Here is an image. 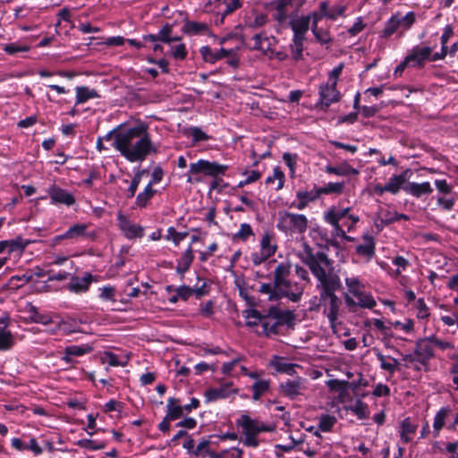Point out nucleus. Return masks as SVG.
Masks as SVG:
<instances>
[{
  "label": "nucleus",
  "instance_id": "20",
  "mask_svg": "<svg viewBox=\"0 0 458 458\" xmlns=\"http://www.w3.org/2000/svg\"><path fill=\"white\" fill-rule=\"evenodd\" d=\"M431 48L428 47H414L406 56V62L410 63V66H422L424 62L430 58Z\"/></svg>",
  "mask_w": 458,
  "mask_h": 458
},
{
  "label": "nucleus",
  "instance_id": "52",
  "mask_svg": "<svg viewBox=\"0 0 458 458\" xmlns=\"http://www.w3.org/2000/svg\"><path fill=\"white\" fill-rule=\"evenodd\" d=\"M336 423V418L329 414H323L318 420V429L322 432H330Z\"/></svg>",
  "mask_w": 458,
  "mask_h": 458
},
{
  "label": "nucleus",
  "instance_id": "55",
  "mask_svg": "<svg viewBox=\"0 0 458 458\" xmlns=\"http://www.w3.org/2000/svg\"><path fill=\"white\" fill-rule=\"evenodd\" d=\"M276 180L278 182H277V186H276V190L282 189L284 187V172L281 170V168L279 166H276L273 169V175L272 176H268L266 179V183L267 184L273 183Z\"/></svg>",
  "mask_w": 458,
  "mask_h": 458
},
{
  "label": "nucleus",
  "instance_id": "36",
  "mask_svg": "<svg viewBox=\"0 0 458 458\" xmlns=\"http://www.w3.org/2000/svg\"><path fill=\"white\" fill-rule=\"evenodd\" d=\"M326 172L327 174H335V175H339V176H346L349 174L356 175L359 174L357 169L352 167L347 163H344L339 166L328 165L326 167Z\"/></svg>",
  "mask_w": 458,
  "mask_h": 458
},
{
  "label": "nucleus",
  "instance_id": "49",
  "mask_svg": "<svg viewBox=\"0 0 458 458\" xmlns=\"http://www.w3.org/2000/svg\"><path fill=\"white\" fill-rule=\"evenodd\" d=\"M156 191L152 188V182H149L142 192H140L136 198V203L139 207H146L148 200L154 196Z\"/></svg>",
  "mask_w": 458,
  "mask_h": 458
},
{
  "label": "nucleus",
  "instance_id": "53",
  "mask_svg": "<svg viewBox=\"0 0 458 458\" xmlns=\"http://www.w3.org/2000/svg\"><path fill=\"white\" fill-rule=\"evenodd\" d=\"M398 22H399L398 21V15L397 14L393 15L386 22L385 28L382 30V37L388 38L389 36H391L392 34L396 32L397 30L399 29Z\"/></svg>",
  "mask_w": 458,
  "mask_h": 458
},
{
  "label": "nucleus",
  "instance_id": "43",
  "mask_svg": "<svg viewBox=\"0 0 458 458\" xmlns=\"http://www.w3.org/2000/svg\"><path fill=\"white\" fill-rule=\"evenodd\" d=\"M170 47V55L176 60L182 61L186 58L188 55V51L184 43L179 41H174Z\"/></svg>",
  "mask_w": 458,
  "mask_h": 458
},
{
  "label": "nucleus",
  "instance_id": "7",
  "mask_svg": "<svg viewBox=\"0 0 458 458\" xmlns=\"http://www.w3.org/2000/svg\"><path fill=\"white\" fill-rule=\"evenodd\" d=\"M259 246V251H255L250 255V259L255 266L260 265L276 253L277 244L275 234L271 232H265L261 236Z\"/></svg>",
  "mask_w": 458,
  "mask_h": 458
},
{
  "label": "nucleus",
  "instance_id": "1",
  "mask_svg": "<svg viewBox=\"0 0 458 458\" xmlns=\"http://www.w3.org/2000/svg\"><path fill=\"white\" fill-rule=\"evenodd\" d=\"M300 258L317 280L318 303L316 309H322L331 328L335 329L339 324L343 302L335 294L340 287V278L335 272L334 261L324 251L313 253L312 248L307 243L303 244V252L300 254Z\"/></svg>",
  "mask_w": 458,
  "mask_h": 458
},
{
  "label": "nucleus",
  "instance_id": "23",
  "mask_svg": "<svg viewBox=\"0 0 458 458\" xmlns=\"http://www.w3.org/2000/svg\"><path fill=\"white\" fill-rule=\"evenodd\" d=\"M92 351L93 348L89 344L69 345L64 348V355L62 357V360L71 364L73 362V357H80L90 353Z\"/></svg>",
  "mask_w": 458,
  "mask_h": 458
},
{
  "label": "nucleus",
  "instance_id": "56",
  "mask_svg": "<svg viewBox=\"0 0 458 458\" xmlns=\"http://www.w3.org/2000/svg\"><path fill=\"white\" fill-rule=\"evenodd\" d=\"M187 232H177L174 227L171 226L167 229L165 239L167 241H172L177 246L182 240L187 237Z\"/></svg>",
  "mask_w": 458,
  "mask_h": 458
},
{
  "label": "nucleus",
  "instance_id": "34",
  "mask_svg": "<svg viewBox=\"0 0 458 458\" xmlns=\"http://www.w3.org/2000/svg\"><path fill=\"white\" fill-rule=\"evenodd\" d=\"M243 451L237 447L225 449L221 452L207 450V455L209 458H242Z\"/></svg>",
  "mask_w": 458,
  "mask_h": 458
},
{
  "label": "nucleus",
  "instance_id": "24",
  "mask_svg": "<svg viewBox=\"0 0 458 458\" xmlns=\"http://www.w3.org/2000/svg\"><path fill=\"white\" fill-rule=\"evenodd\" d=\"M270 365L277 372L284 373L290 376H293L296 373V368H301L299 364L291 363L287 360V359L279 356H274L270 360Z\"/></svg>",
  "mask_w": 458,
  "mask_h": 458
},
{
  "label": "nucleus",
  "instance_id": "18",
  "mask_svg": "<svg viewBox=\"0 0 458 458\" xmlns=\"http://www.w3.org/2000/svg\"><path fill=\"white\" fill-rule=\"evenodd\" d=\"M48 194L53 204H64L69 207L75 203V198L72 193L55 185L49 188Z\"/></svg>",
  "mask_w": 458,
  "mask_h": 458
},
{
  "label": "nucleus",
  "instance_id": "60",
  "mask_svg": "<svg viewBox=\"0 0 458 458\" xmlns=\"http://www.w3.org/2000/svg\"><path fill=\"white\" fill-rule=\"evenodd\" d=\"M244 317L246 318V325L248 327L261 326L262 316L259 311L255 310H249Z\"/></svg>",
  "mask_w": 458,
  "mask_h": 458
},
{
  "label": "nucleus",
  "instance_id": "30",
  "mask_svg": "<svg viewBox=\"0 0 458 458\" xmlns=\"http://www.w3.org/2000/svg\"><path fill=\"white\" fill-rule=\"evenodd\" d=\"M193 250L191 245H190L186 250L182 253L181 258L177 260L176 271L180 274H184L189 270L193 261Z\"/></svg>",
  "mask_w": 458,
  "mask_h": 458
},
{
  "label": "nucleus",
  "instance_id": "57",
  "mask_svg": "<svg viewBox=\"0 0 458 458\" xmlns=\"http://www.w3.org/2000/svg\"><path fill=\"white\" fill-rule=\"evenodd\" d=\"M344 187V182H329L326 186L319 188V192L320 195L332 193L340 194L343 192Z\"/></svg>",
  "mask_w": 458,
  "mask_h": 458
},
{
  "label": "nucleus",
  "instance_id": "39",
  "mask_svg": "<svg viewBox=\"0 0 458 458\" xmlns=\"http://www.w3.org/2000/svg\"><path fill=\"white\" fill-rule=\"evenodd\" d=\"M376 355L380 362V368L382 369L386 370L391 374H393L397 369L399 365L398 360L393 357H388V361L387 358L385 355H383L380 352H377Z\"/></svg>",
  "mask_w": 458,
  "mask_h": 458
},
{
  "label": "nucleus",
  "instance_id": "28",
  "mask_svg": "<svg viewBox=\"0 0 458 458\" xmlns=\"http://www.w3.org/2000/svg\"><path fill=\"white\" fill-rule=\"evenodd\" d=\"M417 428L418 426L411 421V418H405L400 428V437L402 441L405 444L411 442Z\"/></svg>",
  "mask_w": 458,
  "mask_h": 458
},
{
  "label": "nucleus",
  "instance_id": "27",
  "mask_svg": "<svg viewBox=\"0 0 458 458\" xmlns=\"http://www.w3.org/2000/svg\"><path fill=\"white\" fill-rule=\"evenodd\" d=\"M291 273V265L288 262H282L277 265L274 271V283L276 286L287 285V279Z\"/></svg>",
  "mask_w": 458,
  "mask_h": 458
},
{
  "label": "nucleus",
  "instance_id": "15",
  "mask_svg": "<svg viewBox=\"0 0 458 458\" xmlns=\"http://www.w3.org/2000/svg\"><path fill=\"white\" fill-rule=\"evenodd\" d=\"M341 98L340 92L336 86L327 82L319 87L320 104L327 108L331 104L338 102Z\"/></svg>",
  "mask_w": 458,
  "mask_h": 458
},
{
  "label": "nucleus",
  "instance_id": "14",
  "mask_svg": "<svg viewBox=\"0 0 458 458\" xmlns=\"http://www.w3.org/2000/svg\"><path fill=\"white\" fill-rule=\"evenodd\" d=\"M237 394V389L233 387L232 383H226L219 386L218 387L209 388L204 393V397L207 403L216 402L220 399H225L232 394Z\"/></svg>",
  "mask_w": 458,
  "mask_h": 458
},
{
  "label": "nucleus",
  "instance_id": "12",
  "mask_svg": "<svg viewBox=\"0 0 458 458\" xmlns=\"http://www.w3.org/2000/svg\"><path fill=\"white\" fill-rule=\"evenodd\" d=\"M432 336L417 341L414 353L421 365H428L429 360L434 356Z\"/></svg>",
  "mask_w": 458,
  "mask_h": 458
},
{
  "label": "nucleus",
  "instance_id": "40",
  "mask_svg": "<svg viewBox=\"0 0 458 458\" xmlns=\"http://www.w3.org/2000/svg\"><path fill=\"white\" fill-rule=\"evenodd\" d=\"M280 324L281 323L279 321H275L274 319L261 317V330H258V333L267 336L272 334H276Z\"/></svg>",
  "mask_w": 458,
  "mask_h": 458
},
{
  "label": "nucleus",
  "instance_id": "37",
  "mask_svg": "<svg viewBox=\"0 0 458 458\" xmlns=\"http://www.w3.org/2000/svg\"><path fill=\"white\" fill-rule=\"evenodd\" d=\"M346 4H336L329 7L328 2H327V19L331 21H336L340 17L344 18L346 16Z\"/></svg>",
  "mask_w": 458,
  "mask_h": 458
},
{
  "label": "nucleus",
  "instance_id": "5",
  "mask_svg": "<svg viewBox=\"0 0 458 458\" xmlns=\"http://www.w3.org/2000/svg\"><path fill=\"white\" fill-rule=\"evenodd\" d=\"M116 149L130 161H142L150 152H156L148 134H144L134 145H120L116 140Z\"/></svg>",
  "mask_w": 458,
  "mask_h": 458
},
{
  "label": "nucleus",
  "instance_id": "54",
  "mask_svg": "<svg viewBox=\"0 0 458 458\" xmlns=\"http://www.w3.org/2000/svg\"><path fill=\"white\" fill-rule=\"evenodd\" d=\"M340 209H347V214L342 219L344 220L342 226H345L347 228V232H351L360 221V217L350 213L351 208H340Z\"/></svg>",
  "mask_w": 458,
  "mask_h": 458
},
{
  "label": "nucleus",
  "instance_id": "44",
  "mask_svg": "<svg viewBox=\"0 0 458 458\" xmlns=\"http://www.w3.org/2000/svg\"><path fill=\"white\" fill-rule=\"evenodd\" d=\"M306 38H301L297 37H293L292 43L290 45V50L293 58L295 61L301 60L303 58L302 52H303V44Z\"/></svg>",
  "mask_w": 458,
  "mask_h": 458
},
{
  "label": "nucleus",
  "instance_id": "22",
  "mask_svg": "<svg viewBox=\"0 0 458 458\" xmlns=\"http://www.w3.org/2000/svg\"><path fill=\"white\" fill-rule=\"evenodd\" d=\"M287 285L276 286L281 296H284L292 301H298L303 294V287L298 283H293L287 279Z\"/></svg>",
  "mask_w": 458,
  "mask_h": 458
},
{
  "label": "nucleus",
  "instance_id": "50",
  "mask_svg": "<svg viewBox=\"0 0 458 458\" xmlns=\"http://www.w3.org/2000/svg\"><path fill=\"white\" fill-rule=\"evenodd\" d=\"M267 17L261 13H253L245 21L246 26L250 28H259L267 23Z\"/></svg>",
  "mask_w": 458,
  "mask_h": 458
},
{
  "label": "nucleus",
  "instance_id": "10",
  "mask_svg": "<svg viewBox=\"0 0 458 458\" xmlns=\"http://www.w3.org/2000/svg\"><path fill=\"white\" fill-rule=\"evenodd\" d=\"M306 384L307 380L305 378L298 377L294 379H287L281 383L279 388L283 395L291 400H294L299 395L303 394V392L307 388Z\"/></svg>",
  "mask_w": 458,
  "mask_h": 458
},
{
  "label": "nucleus",
  "instance_id": "26",
  "mask_svg": "<svg viewBox=\"0 0 458 458\" xmlns=\"http://www.w3.org/2000/svg\"><path fill=\"white\" fill-rule=\"evenodd\" d=\"M403 190L406 193L415 197L420 198L423 195H429L432 193L433 189L428 182L418 183V182H409Z\"/></svg>",
  "mask_w": 458,
  "mask_h": 458
},
{
  "label": "nucleus",
  "instance_id": "4",
  "mask_svg": "<svg viewBox=\"0 0 458 458\" xmlns=\"http://www.w3.org/2000/svg\"><path fill=\"white\" fill-rule=\"evenodd\" d=\"M236 424L242 428V434L244 436L242 443L248 447H258L259 442L257 438V436L261 432L269 431L268 427H267L264 423L257 420H253L246 414L242 415L241 418L236 421Z\"/></svg>",
  "mask_w": 458,
  "mask_h": 458
},
{
  "label": "nucleus",
  "instance_id": "47",
  "mask_svg": "<svg viewBox=\"0 0 458 458\" xmlns=\"http://www.w3.org/2000/svg\"><path fill=\"white\" fill-rule=\"evenodd\" d=\"M270 381L267 379L257 380L251 389L253 392L252 399L258 401L268 389Z\"/></svg>",
  "mask_w": 458,
  "mask_h": 458
},
{
  "label": "nucleus",
  "instance_id": "58",
  "mask_svg": "<svg viewBox=\"0 0 458 458\" xmlns=\"http://www.w3.org/2000/svg\"><path fill=\"white\" fill-rule=\"evenodd\" d=\"M199 53L203 58V60L209 64H215L217 61V54L216 50H213L208 46L201 47L199 49Z\"/></svg>",
  "mask_w": 458,
  "mask_h": 458
},
{
  "label": "nucleus",
  "instance_id": "16",
  "mask_svg": "<svg viewBox=\"0 0 458 458\" xmlns=\"http://www.w3.org/2000/svg\"><path fill=\"white\" fill-rule=\"evenodd\" d=\"M293 0H277L273 13V18L280 28L285 29L289 25L287 7L292 5Z\"/></svg>",
  "mask_w": 458,
  "mask_h": 458
},
{
  "label": "nucleus",
  "instance_id": "38",
  "mask_svg": "<svg viewBox=\"0 0 458 458\" xmlns=\"http://www.w3.org/2000/svg\"><path fill=\"white\" fill-rule=\"evenodd\" d=\"M348 410L356 415L359 420H365L369 417V410L367 403L358 399L354 404L350 405Z\"/></svg>",
  "mask_w": 458,
  "mask_h": 458
},
{
  "label": "nucleus",
  "instance_id": "9",
  "mask_svg": "<svg viewBox=\"0 0 458 458\" xmlns=\"http://www.w3.org/2000/svg\"><path fill=\"white\" fill-rule=\"evenodd\" d=\"M347 214V209H340L339 207H331L324 213V221L333 227L332 234L342 238L345 237L346 231L344 229L340 221Z\"/></svg>",
  "mask_w": 458,
  "mask_h": 458
},
{
  "label": "nucleus",
  "instance_id": "13",
  "mask_svg": "<svg viewBox=\"0 0 458 458\" xmlns=\"http://www.w3.org/2000/svg\"><path fill=\"white\" fill-rule=\"evenodd\" d=\"M117 219H118V227L127 239L132 240L135 238L142 237L143 228L140 225H138L132 223L124 215H119Z\"/></svg>",
  "mask_w": 458,
  "mask_h": 458
},
{
  "label": "nucleus",
  "instance_id": "29",
  "mask_svg": "<svg viewBox=\"0 0 458 458\" xmlns=\"http://www.w3.org/2000/svg\"><path fill=\"white\" fill-rule=\"evenodd\" d=\"M451 413V408L449 406L442 407L435 415L433 428H434V437H437L439 435L440 430L444 428L445 424V420Z\"/></svg>",
  "mask_w": 458,
  "mask_h": 458
},
{
  "label": "nucleus",
  "instance_id": "21",
  "mask_svg": "<svg viewBox=\"0 0 458 458\" xmlns=\"http://www.w3.org/2000/svg\"><path fill=\"white\" fill-rule=\"evenodd\" d=\"M92 281L93 276L90 273H86L82 277L72 276L70 283L67 284V289L76 293H85L89 290Z\"/></svg>",
  "mask_w": 458,
  "mask_h": 458
},
{
  "label": "nucleus",
  "instance_id": "6",
  "mask_svg": "<svg viewBox=\"0 0 458 458\" xmlns=\"http://www.w3.org/2000/svg\"><path fill=\"white\" fill-rule=\"evenodd\" d=\"M147 126L140 122L125 123L116 126V140L120 145H129L131 140L147 134Z\"/></svg>",
  "mask_w": 458,
  "mask_h": 458
},
{
  "label": "nucleus",
  "instance_id": "62",
  "mask_svg": "<svg viewBox=\"0 0 458 458\" xmlns=\"http://www.w3.org/2000/svg\"><path fill=\"white\" fill-rule=\"evenodd\" d=\"M319 196V189H317L315 191H299L296 193V197L299 200H305L307 203L317 199Z\"/></svg>",
  "mask_w": 458,
  "mask_h": 458
},
{
  "label": "nucleus",
  "instance_id": "41",
  "mask_svg": "<svg viewBox=\"0 0 458 458\" xmlns=\"http://www.w3.org/2000/svg\"><path fill=\"white\" fill-rule=\"evenodd\" d=\"M6 241V250H8V253L15 251L22 252L25 248L32 242L30 240L24 241L21 236H17L15 239Z\"/></svg>",
  "mask_w": 458,
  "mask_h": 458
},
{
  "label": "nucleus",
  "instance_id": "11",
  "mask_svg": "<svg viewBox=\"0 0 458 458\" xmlns=\"http://www.w3.org/2000/svg\"><path fill=\"white\" fill-rule=\"evenodd\" d=\"M254 50L259 51L263 55L272 59L274 55V47L276 46V39L274 37H269L265 33L256 34L252 38Z\"/></svg>",
  "mask_w": 458,
  "mask_h": 458
},
{
  "label": "nucleus",
  "instance_id": "19",
  "mask_svg": "<svg viewBox=\"0 0 458 458\" xmlns=\"http://www.w3.org/2000/svg\"><path fill=\"white\" fill-rule=\"evenodd\" d=\"M293 32V37H299L306 38V33L310 28V19L306 15H295L291 16L289 20V25Z\"/></svg>",
  "mask_w": 458,
  "mask_h": 458
},
{
  "label": "nucleus",
  "instance_id": "3",
  "mask_svg": "<svg viewBox=\"0 0 458 458\" xmlns=\"http://www.w3.org/2000/svg\"><path fill=\"white\" fill-rule=\"evenodd\" d=\"M308 218L303 214L280 212L276 227L286 235L293 237L303 234L308 228Z\"/></svg>",
  "mask_w": 458,
  "mask_h": 458
},
{
  "label": "nucleus",
  "instance_id": "59",
  "mask_svg": "<svg viewBox=\"0 0 458 458\" xmlns=\"http://www.w3.org/2000/svg\"><path fill=\"white\" fill-rule=\"evenodd\" d=\"M398 26L403 30H408L415 22V13L409 12L403 17L398 16Z\"/></svg>",
  "mask_w": 458,
  "mask_h": 458
},
{
  "label": "nucleus",
  "instance_id": "64",
  "mask_svg": "<svg viewBox=\"0 0 458 458\" xmlns=\"http://www.w3.org/2000/svg\"><path fill=\"white\" fill-rule=\"evenodd\" d=\"M225 6L223 15L229 14L242 6V0H223L220 4Z\"/></svg>",
  "mask_w": 458,
  "mask_h": 458
},
{
  "label": "nucleus",
  "instance_id": "2",
  "mask_svg": "<svg viewBox=\"0 0 458 458\" xmlns=\"http://www.w3.org/2000/svg\"><path fill=\"white\" fill-rule=\"evenodd\" d=\"M346 292L344 301L350 312H356L358 309H373L377 301L372 294L365 290L363 282L355 276H347L344 278Z\"/></svg>",
  "mask_w": 458,
  "mask_h": 458
},
{
  "label": "nucleus",
  "instance_id": "63",
  "mask_svg": "<svg viewBox=\"0 0 458 458\" xmlns=\"http://www.w3.org/2000/svg\"><path fill=\"white\" fill-rule=\"evenodd\" d=\"M275 289H276L275 287V284L272 285L271 284H262L260 285L259 292L261 293L267 294L269 301H276L280 298V296L278 295Z\"/></svg>",
  "mask_w": 458,
  "mask_h": 458
},
{
  "label": "nucleus",
  "instance_id": "31",
  "mask_svg": "<svg viewBox=\"0 0 458 458\" xmlns=\"http://www.w3.org/2000/svg\"><path fill=\"white\" fill-rule=\"evenodd\" d=\"M26 310L30 314L29 319L31 322L43 325H48L52 322V318L50 316L39 313L38 308L31 303H28V305L26 306Z\"/></svg>",
  "mask_w": 458,
  "mask_h": 458
},
{
  "label": "nucleus",
  "instance_id": "51",
  "mask_svg": "<svg viewBox=\"0 0 458 458\" xmlns=\"http://www.w3.org/2000/svg\"><path fill=\"white\" fill-rule=\"evenodd\" d=\"M254 233L250 224H241L240 229L237 233L233 235V241L246 242L250 236H253Z\"/></svg>",
  "mask_w": 458,
  "mask_h": 458
},
{
  "label": "nucleus",
  "instance_id": "8",
  "mask_svg": "<svg viewBox=\"0 0 458 458\" xmlns=\"http://www.w3.org/2000/svg\"><path fill=\"white\" fill-rule=\"evenodd\" d=\"M228 166L216 162L199 159L196 163L190 164L191 174H203L208 176L216 177L225 174Z\"/></svg>",
  "mask_w": 458,
  "mask_h": 458
},
{
  "label": "nucleus",
  "instance_id": "45",
  "mask_svg": "<svg viewBox=\"0 0 458 458\" xmlns=\"http://www.w3.org/2000/svg\"><path fill=\"white\" fill-rule=\"evenodd\" d=\"M76 102L75 105L87 102L89 99L98 96L96 90L89 89L87 87H77L76 89Z\"/></svg>",
  "mask_w": 458,
  "mask_h": 458
},
{
  "label": "nucleus",
  "instance_id": "33",
  "mask_svg": "<svg viewBox=\"0 0 458 458\" xmlns=\"http://www.w3.org/2000/svg\"><path fill=\"white\" fill-rule=\"evenodd\" d=\"M166 409L167 419H171L172 420L181 418L184 412L182 406L180 405L178 400L174 397L168 399Z\"/></svg>",
  "mask_w": 458,
  "mask_h": 458
},
{
  "label": "nucleus",
  "instance_id": "61",
  "mask_svg": "<svg viewBox=\"0 0 458 458\" xmlns=\"http://www.w3.org/2000/svg\"><path fill=\"white\" fill-rule=\"evenodd\" d=\"M393 264L396 267L393 276L397 277L402 274L403 270L407 268L409 266V261L402 256H396L393 259Z\"/></svg>",
  "mask_w": 458,
  "mask_h": 458
},
{
  "label": "nucleus",
  "instance_id": "17",
  "mask_svg": "<svg viewBox=\"0 0 458 458\" xmlns=\"http://www.w3.org/2000/svg\"><path fill=\"white\" fill-rule=\"evenodd\" d=\"M172 26L169 24H165L163 26L157 34H148L143 37V40L145 43L148 42H156V41H161L163 43H165L167 45H171L174 41L181 40L178 37H172Z\"/></svg>",
  "mask_w": 458,
  "mask_h": 458
},
{
  "label": "nucleus",
  "instance_id": "32",
  "mask_svg": "<svg viewBox=\"0 0 458 458\" xmlns=\"http://www.w3.org/2000/svg\"><path fill=\"white\" fill-rule=\"evenodd\" d=\"M408 173H409V170H405L401 174L393 175L389 179L388 182L386 183L388 192H390L392 194L398 193L400 189L403 187V185L406 182Z\"/></svg>",
  "mask_w": 458,
  "mask_h": 458
},
{
  "label": "nucleus",
  "instance_id": "35",
  "mask_svg": "<svg viewBox=\"0 0 458 458\" xmlns=\"http://www.w3.org/2000/svg\"><path fill=\"white\" fill-rule=\"evenodd\" d=\"M311 31L320 44H328L333 41L329 27L310 26Z\"/></svg>",
  "mask_w": 458,
  "mask_h": 458
},
{
  "label": "nucleus",
  "instance_id": "42",
  "mask_svg": "<svg viewBox=\"0 0 458 458\" xmlns=\"http://www.w3.org/2000/svg\"><path fill=\"white\" fill-rule=\"evenodd\" d=\"M208 27L206 23L196 21H185L182 31L191 35H197L208 31Z\"/></svg>",
  "mask_w": 458,
  "mask_h": 458
},
{
  "label": "nucleus",
  "instance_id": "46",
  "mask_svg": "<svg viewBox=\"0 0 458 458\" xmlns=\"http://www.w3.org/2000/svg\"><path fill=\"white\" fill-rule=\"evenodd\" d=\"M318 9V12H312L306 15V17L310 19V24L311 23V26H318L319 21H321L323 18H327V1L320 2Z\"/></svg>",
  "mask_w": 458,
  "mask_h": 458
},
{
  "label": "nucleus",
  "instance_id": "25",
  "mask_svg": "<svg viewBox=\"0 0 458 458\" xmlns=\"http://www.w3.org/2000/svg\"><path fill=\"white\" fill-rule=\"evenodd\" d=\"M355 250L359 256L365 258L367 260H370L375 255L374 238L369 234L363 235L362 243L357 245Z\"/></svg>",
  "mask_w": 458,
  "mask_h": 458
},
{
  "label": "nucleus",
  "instance_id": "48",
  "mask_svg": "<svg viewBox=\"0 0 458 458\" xmlns=\"http://www.w3.org/2000/svg\"><path fill=\"white\" fill-rule=\"evenodd\" d=\"M14 344V340L11 331L5 327H0V351L10 350Z\"/></svg>",
  "mask_w": 458,
  "mask_h": 458
}]
</instances>
